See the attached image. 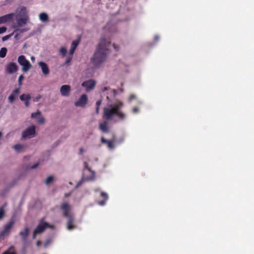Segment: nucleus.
Here are the masks:
<instances>
[{"mask_svg": "<svg viewBox=\"0 0 254 254\" xmlns=\"http://www.w3.org/2000/svg\"><path fill=\"white\" fill-rule=\"evenodd\" d=\"M41 245V242L40 241H38L36 242V245L37 247H39Z\"/></svg>", "mask_w": 254, "mask_h": 254, "instance_id": "45", "label": "nucleus"}, {"mask_svg": "<svg viewBox=\"0 0 254 254\" xmlns=\"http://www.w3.org/2000/svg\"><path fill=\"white\" fill-rule=\"evenodd\" d=\"M12 148L17 152H20L23 151L24 146L21 144H16L12 146Z\"/></svg>", "mask_w": 254, "mask_h": 254, "instance_id": "19", "label": "nucleus"}, {"mask_svg": "<svg viewBox=\"0 0 254 254\" xmlns=\"http://www.w3.org/2000/svg\"><path fill=\"white\" fill-rule=\"evenodd\" d=\"M73 223L74 222H67V229L68 230H71L76 228V226Z\"/></svg>", "mask_w": 254, "mask_h": 254, "instance_id": "25", "label": "nucleus"}, {"mask_svg": "<svg viewBox=\"0 0 254 254\" xmlns=\"http://www.w3.org/2000/svg\"><path fill=\"white\" fill-rule=\"evenodd\" d=\"M11 19V15L10 14H6L3 15L2 16L0 17V24L2 23H4L10 20Z\"/></svg>", "mask_w": 254, "mask_h": 254, "instance_id": "17", "label": "nucleus"}, {"mask_svg": "<svg viewBox=\"0 0 254 254\" xmlns=\"http://www.w3.org/2000/svg\"><path fill=\"white\" fill-rule=\"evenodd\" d=\"M14 249V246H10L6 251L4 252L2 254H16L14 252H12L11 251Z\"/></svg>", "mask_w": 254, "mask_h": 254, "instance_id": "23", "label": "nucleus"}, {"mask_svg": "<svg viewBox=\"0 0 254 254\" xmlns=\"http://www.w3.org/2000/svg\"><path fill=\"white\" fill-rule=\"evenodd\" d=\"M17 61L19 64L22 66V70L23 72L28 71L32 66L29 61L23 55L19 56Z\"/></svg>", "mask_w": 254, "mask_h": 254, "instance_id": "5", "label": "nucleus"}, {"mask_svg": "<svg viewBox=\"0 0 254 254\" xmlns=\"http://www.w3.org/2000/svg\"><path fill=\"white\" fill-rule=\"evenodd\" d=\"M40 19L43 22H46L48 20V16L46 13L43 12L39 15Z\"/></svg>", "mask_w": 254, "mask_h": 254, "instance_id": "20", "label": "nucleus"}, {"mask_svg": "<svg viewBox=\"0 0 254 254\" xmlns=\"http://www.w3.org/2000/svg\"><path fill=\"white\" fill-rule=\"evenodd\" d=\"M23 76L22 75H21L19 77V78H18V79H23Z\"/></svg>", "mask_w": 254, "mask_h": 254, "instance_id": "46", "label": "nucleus"}, {"mask_svg": "<svg viewBox=\"0 0 254 254\" xmlns=\"http://www.w3.org/2000/svg\"><path fill=\"white\" fill-rule=\"evenodd\" d=\"M47 228H53V226L50 225L48 223L45 222H40L38 226L35 228V233H38L40 234L43 232Z\"/></svg>", "mask_w": 254, "mask_h": 254, "instance_id": "8", "label": "nucleus"}, {"mask_svg": "<svg viewBox=\"0 0 254 254\" xmlns=\"http://www.w3.org/2000/svg\"><path fill=\"white\" fill-rule=\"evenodd\" d=\"M80 153H81L83 151V149L82 148H80L79 149Z\"/></svg>", "mask_w": 254, "mask_h": 254, "instance_id": "48", "label": "nucleus"}, {"mask_svg": "<svg viewBox=\"0 0 254 254\" xmlns=\"http://www.w3.org/2000/svg\"><path fill=\"white\" fill-rule=\"evenodd\" d=\"M41 113L40 112V111H39V110H37V111L35 113H32L31 115V117L32 118H36L37 117V116H41Z\"/></svg>", "mask_w": 254, "mask_h": 254, "instance_id": "28", "label": "nucleus"}, {"mask_svg": "<svg viewBox=\"0 0 254 254\" xmlns=\"http://www.w3.org/2000/svg\"><path fill=\"white\" fill-rule=\"evenodd\" d=\"M15 100V96L13 94H11L8 97V101L9 103H12Z\"/></svg>", "mask_w": 254, "mask_h": 254, "instance_id": "31", "label": "nucleus"}, {"mask_svg": "<svg viewBox=\"0 0 254 254\" xmlns=\"http://www.w3.org/2000/svg\"><path fill=\"white\" fill-rule=\"evenodd\" d=\"M102 100H98L96 102V112L98 114L99 113V108L101 104Z\"/></svg>", "mask_w": 254, "mask_h": 254, "instance_id": "27", "label": "nucleus"}, {"mask_svg": "<svg viewBox=\"0 0 254 254\" xmlns=\"http://www.w3.org/2000/svg\"><path fill=\"white\" fill-rule=\"evenodd\" d=\"M100 195L104 199V200L99 201V204L101 205H104L106 203V201L108 199V195L105 192H101Z\"/></svg>", "mask_w": 254, "mask_h": 254, "instance_id": "18", "label": "nucleus"}, {"mask_svg": "<svg viewBox=\"0 0 254 254\" xmlns=\"http://www.w3.org/2000/svg\"><path fill=\"white\" fill-rule=\"evenodd\" d=\"M80 182H79V183L77 184V186H79V185H80Z\"/></svg>", "mask_w": 254, "mask_h": 254, "instance_id": "52", "label": "nucleus"}, {"mask_svg": "<svg viewBox=\"0 0 254 254\" xmlns=\"http://www.w3.org/2000/svg\"><path fill=\"white\" fill-rule=\"evenodd\" d=\"M12 35H13V33L9 34V35H6V36L3 37L2 38V40L3 41H5L7 40L8 39H9L12 36Z\"/></svg>", "mask_w": 254, "mask_h": 254, "instance_id": "33", "label": "nucleus"}, {"mask_svg": "<svg viewBox=\"0 0 254 254\" xmlns=\"http://www.w3.org/2000/svg\"><path fill=\"white\" fill-rule=\"evenodd\" d=\"M29 100H26V101H25V105L26 107H28L29 105Z\"/></svg>", "mask_w": 254, "mask_h": 254, "instance_id": "44", "label": "nucleus"}, {"mask_svg": "<svg viewBox=\"0 0 254 254\" xmlns=\"http://www.w3.org/2000/svg\"><path fill=\"white\" fill-rule=\"evenodd\" d=\"M136 98V96L134 94H131L130 95V96L129 97V98H128V100L129 101H132L133 99H135Z\"/></svg>", "mask_w": 254, "mask_h": 254, "instance_id": "35", "label": "nucleus"}, {"mask_svg": "<svg viewBox=\"0 0 254 254\" xmlns=\"http://www.w3.org/2000/svg\"><path fill=\"white\" fill-rule=\"evenodd\" d=\"M60 208L63 211L64 216L67 218V222H74V216L70 214L71 206L67 202H64L61 204Z\"/></svg>", "mask_w": 254, "mask_h": 254, "instance_id": "3", "label": "nucleus"}, {"mask_svg": "<svg viewBox=\"0 0 254 254\" xmlns=\"http://www.w3.org/2000/svg\"><path fill=\"white\" fill-rule=\"evenodd\" d=\"M31 59L33 60V59H34V58L33 57H31Z\"/></svg>", "mask_w": 254, "mask_h": 254, "instance_id": "53", "label": "nucleus"}, {"mask_svg": "<svg viewBox=\"0 0 254 254\" xmlns=\"http://www.w3.org/2000/svg\"><path fill=\"white\" fill-rule=\"evenodd\" d=\"M99 128L104 133H107L109 131V128L107 122H104L103 123H101L99 125Z\"/></svg>", "mask_w": 254, "mask_h": 254, "instance_id": "15", "label": "nucleus"}, {"mask_svg": "<svg viewBox=\"0 0 254 254\" xmlns=\"http://www.w3.org/2000/svg\"><path fill=\"white\" fill-rule=\"evenodd\" d=\"M71 60V58H69L68 59H66V61H65V64H68V63H69Z\"/></svg>", "mask_w": 254, "mask_h": 254, "instance_id": "43", "label": "nucleus"}, {"mask_svg": "<svg viewBox=\"0 0 254 254\" xmlns=\"http://www.w3.org/2000/svg\"><path fill=\"white\" fill-rule=\"evenodd\" d=\"M84 167L85 168H86L87 170H90V168L88 167V163L86 162L84 163Z\"/></svg>", "mask_w": 254, "mask_h": 254, "instance_id": "41", "label": "nucleus"}, {"mask_svg": "<svg viewBox=\"0 0 254 254\" xmlns=\"http://www.w3.org/2000/svg\"><path fill=\"white\" fill-rule=\"evenodd\" d=\"M53 180H54V178L52 176H49V177L47 178V179L46 180V182H45L46 184L49 185V184H50L51 182H53Z\"/></svg>", "mask_w": 254, "mask_h": 254, "instance_id": "30", "label": "nucleus"}, {"mask_svg": "<svg viewBox=\"0 0 254 254\" xmlns=\"http://www.w3.org/2000/svg\"><path fill=\"white\" fill-rule=\"evenodd\" d=\"M45 119L42 116H40L38 121L37 122L39 124H42L44 123Z\"/></svg>", "mask_w": 254, "mask_h": 254, "instance_id": "32", "label": "nucleus"}, {"mask_svg": "<svg viewBox=\"0 0 254 254\" xmlns=\"http://www.w3.org/2000/svg\"><path fill=\"white\" fill-rule=\"evenodd\" d=\"M7 49L5 47L2 48L0 50V57L3 58L6 56L7 53Z\"/></svg>", "mask_w": 254, "mask_h": 254, "instance_id": "22", "label": "nucleus"}, {"mask_svg": "<svg viewBox=\"0 0 254 254\" xmlns=\"http://www.w3.org/2000/svg\"><path fill=\"white\" fill-rule=\"evenodd\" d=\"M29 228L28 227H26L24 228L23 231H21L19 233V235L21 237V239L23 242H26L27 237L29 234Z\"/></svg>", "mask_w": 254, "mask_h": 254, "instance_id": "11", "label": "nucleus"}, {"mask_svg": "<svg viewBox=\"0 0 254 254\" xmlns=\"http://www.w3.org/2000/svg\"><path fill=\"white\" fill-rule=\"evenodd\" d=\"M39 234L38 233H35V230H34V232H33V234L32 238H33V239H35L36 236V235H37V234Z\"/></svg>", "mask_w": 254, "mask_h": 254, "instance_id": "40", "label": "nucleus"}, {"mask_svg": "<svg viewBox=\"0 0 254 254\" xmlns=\"http://www.w3.org/2000/svg\"><path fill=\"white\" fill-rule=\"evenodd\" d=\"M28 20V17L26 16L23 18L18 19L17 20V25L19 26H21L22 25L26 24Z\"/></svg>", "mask_w": 254, "mask_h": 254, "instance_id": "16", "label": "nucleus"}, {"mask_svg": "<svg viewBox=\"0 0 254 254\" xmlns=\"http://www.w3.org/2000/svg\"><path fill=\"white\" fill-rule=\"evenodd\" d=\"M1 136H2V133H1V132L0 131V138H1Z\"/></svg>", "mask_w": 254, "mask_h": 254, "instance_id": "50", "label": "nucleus"}, {"mask_svg": "<svg viewBox=\"0 0 254 254\" xmlns=\"http://www.w3.org/2000/svg\"><path fill=\"white\" fill-rule=\"evenodd\" d=\"M14 224V220L11 219L3 227V229L0 232V241L3 240L5 237H8L10 234L11 229Z\"/></svg>", "mask_w": 254, "mask_h": 254, "instance_id": "4", "label": "nucleus"}, {"mask_svg": "<svg viewBox=\"0 0 254 254\" xmlns=\"http://www.w3.org/2000/svg\"><path fill=\"white\" fill-rule=\"evenodd\" d=\"M39 164V163H37L33 165L32 166H31V169H35V168H37Z\"/></svg>", "mask_w": 254, "mask_h": 254, "instance_id": "39", "label": "nucleus"}, {"mask_svg": "<svg viewBox=\"0 0 254 254\" xmlns=\"http://www.w3.org/2000/svg\"><path fill=\"white\" fill-rule=\"evenodd\" d=\"M138 111H139V109L137 107H134L132 109V112L133 113H137V112H138Z\"/></svg>", "mask_w": 254, "mask_h": 254, "instance_id": "37", "label": "nucleus"}, {"mask_svg": "<svg viewBox=\"0 0 254 254\" xmlns=\"http://www.w3.org/2000/svg\"><path fill=\"white\" fill-rule=\"evenodd\" d=\"M70 86L68 85H64L61 87V94L64 96H68L69 95Z\"/></svg>", "mask_w": 254, "mask_h": 254, "instance_id": "12", "label": "nucleus"}, {"mask_svg": "<svg viewBox=\"0 0 254 254\" xmlns=\"http://www.w3.org/2000/svg\"><path fill=\"white\" fill-rule=\"evenodd\" d=\"M17 66L15 63H10L6 67V71L8 73H12L17 70Z\"/></svg>", "mask_w": 254, "mask_h": 254, "instance_id": "13", "label": "nucleus"}, {"mask_svg": "<svg viewBox=\"0 0 254 254\" xmlns=\"http://www.w3.org/2000/svg\"><path fill=\"white\" fill-rule=\"evenodd\" d=\"M19 92V88H16V89L14 90V91H13V93L12 94H13V95L14 94H18Z\"/></svg>", "mask_w": 254, "mask_h": 254, "instance_id": "38", "label": "nucleus"}, {"mask_svg": "<svg viewBox=\"0 0 254 254\" xmlns=\"http://www.w3.org/2000/svg\"><path fill=\"white\" fill-rule=\"evenodd\" d=\"M6 206V204L0 207V220H1L5 215L4 208Z\"/></svg>", "mask_w": 254, "mask_h": 254, "instance_id": "24", "label": "nucleus"}, {"mask_svg": "<svg viewBox=\"0 0 254 254\" xmlns=\"http://www.w3.org/2000/svg\"><path fill=\"white\" fill-rule=\"evenodd\" d=\"M87 96L86 94H83L81 96L78 100L75 102L74 105L76 107H84L87 104Z\"/></svg>", "mask_w": 254, "mask_h": 254, "instance_id": "9", "label": "nucleus"}, {"mask_svg": "<svg viewBox=\"0 0 254 254\" xmlns=\"http://www.w3.org/2000/svg\"><path fill=\"white\" fill-rule=\"evenodd\" d=\"M124 104L121 101H118L113 105H111L109 108H104L103 118L107 120H112L115 115L117 116L120 119L125 118V115L120 111Z\"/></svg>", "mask_w": 254, "mask_h": 254, "instance_id": "2", "label": "nucleus"}, {"mask_svg": "<svg viewBox=\"0 0 254 254\" xmlns=\"http://www.w3.org/2000/svg\"><path fill=\"white\" fill-rule=\"evenodd\" d=\"M75 50V49H74V48L71 47L70 51H69L70 55H71L72 56L73 55V54L74 53Z\"/></svg>", "mask_w": 254, "mask_h": 254, "instance_id": "36", "label": "nucleus"}, {"mask_svg": "<svg viewBox=\"0 0 254 254\" xmlns=\"http://www.w3.org/2000/svg\"><path fill=\"white\" fill-rule=\"evenodd\" d=\"M79 44V41L78 40H74L72 41L71 45V47L76 49Z\"/></svg>", "mask_w": 254, "mask_h": 254, "instance_id": "29", "label": "nucleus"}, {"mask_svg": "<svg viewBox=\"0 0 254 254\" xmlns=\"http://www.w3.org/2000/svg\"><path fill=\"white\" fill-rule=\"evenodd\" d=\"M116 141V136L114 135L111 139H105L103 136L101 138V141L102 143L107 145L109 149H113L115 148L114 143Z\"/></svg>", "mask_w": 254, "mask_h": 254, "instance_id": "7", "label": "nucleus"}, {"mask_svg": "<svg viewBox=\"0 0 254 254\" xmlns=\"http://www.w3.org/2000/svg\"><path fill=\"white\" fill-rule=\"evenodd\" d=\"M60 54L63 56V57H64L65 56L66 54V53H67V50H66V48L65 47H62L60 50Z\"/></svg>", "mask_w": 254, "mask_h": 254, "instance_id": "26", "label": "nucleus"}, {"mask_svg": "<svg viewBox=\"0 0 254 254\" xmlns=\"http://www.w3.org/2000/svg\"><path fill=\"white\" fill-rule=\"evenodd\" d=\"M107 90V87H104V90Z\"/></svg>", "mask_w": 254, "mask_h": 254, "instance_id": "51", "label": "nucleus"}, {"mask_svg": "<svg viewBox=\"0 0 254 254\" xmlns=\"http://www.w3.org/2000/svg\"><path fill=\"white\" fill-rule=\"evenodd\" d=\"M110 41L107 40L104 38H101L97 51L92 59L95 65H98L105 60L109 53V47H110Z\"/></svg>", "mask_w": 254, "mask_h": 254, "instance_id": "1", "label": "nucleus"}, {"mask_svg": "<svg viewBox=\"0 0 254 254\" xmlns=\"http://www.w3.org/2000/svg\"><path fill=\"white\" fill-rule=\"evenodd\" d=\"M20 99L21 101H25L26 100H30L31 96L29 94H23L20 96Z\"/></svg>", "mask_w": 254, "mask_h": 254, "instance_id": "21", "label": "nucleus"}, {"mask_svg": "<svg viewBox=\"0 0 254 254\" xmlns=\"http://www.w3.org/2000/svg\"><path fill=\"white\" fill-rule=\"evenodd\" d=\"M22 80H18V81H19V84L20 85H21V84H22Z\"/></svg>", "mask_w": 254, "mask_h": 254, "instance_id": "49", "label": "nucleus"}, {"mask_svg": "<svg viewBox=\"0 0 254 254\" xmlns=\"http://www.w3.org/2000/svg\"><path fill=\"white\" fill-rule=\"evenodd\" d=\"M113 47H114V49H115L116 50H118V49H119V47H118V46L117 45L114 44H113Z\"/></svg>", "mask_w": 254, "mask_h": 254, "instance_id": "42", "label": "nucleus"}, {"mask_svg": "<svg viewBox=\"0 0 254 254\" xmlns=\"http://www.w3.org/2000/svg\"><path fill=\"white\" fill-rule=\"evenodd\" d=\"M95 84V80H85L82 83V86L86 88L87 91H88L94 88Z\"/></svg>", "mask_w": 254, "mask_h": 254, "instance_id": "10", "label": "nucleus"}, {"mask_svg": "<svg viewBox=\"0 0 254 254\" xmlns=\"http://www.w3.org/2000/svg\"><path fill=\"white\" fill-rule=\"evenodd\" d=\"M70 195V193H65L64 194L65 197H68Z\"/></svg>", "mask_w": 254, "mask_h": 254, "instance_id": "47", "label": "nucleus"}, {"mask_svg": "<svg viewBox=\"0 0 254 254\" xmlns=\"http://www.w3.org/2000/svg\"><path fill=\"white\" fill-rule=\"evenodd\" d=\"M7 30V28L6 27H0V34H2L4 33Z\"/></svg>", "mask_w": 254, "mask_h": 254, "instance_id": "34", "label": "nucleus"}, {"mask_svg": "<svg viewBox=\"0 0 254 254\" xmlns=\"http://www.w3.org/2000/svg\"><path fill=\"white\" fill-rule=\"evenodd\" d=\"M39 65L41 67L42 72L44 74L47 75L49 73V69L47 64L43 62L39 63Z\"/></svg>", "mask_w": 254, "mask_h": 254, "instance_id": "14", "label": "nucleus"}, {"mask_svg": "<svg viewBox=\"0 0 254 254\" xmlns=\"http://www.w3.org/2000/svg\"><path fill=\"white\" fill-rule=\"evenodd\" d=\"M35 134V127L34 126H31L28 127L22 133V138H30L33 137Z\"/></svg>", "mask_w": 254, "mask_h": 254, "instance_id": "6", "label": "nucleus"}]
</instances>
